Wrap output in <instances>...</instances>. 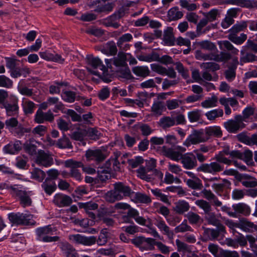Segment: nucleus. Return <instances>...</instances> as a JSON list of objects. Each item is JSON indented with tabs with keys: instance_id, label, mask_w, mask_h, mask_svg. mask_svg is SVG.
<instances>
[{
	"instance_id": "nucleus-1",
	"label": "nucleus",
	"mask_w": 257,
	"mask_h": 257,
	"mask_svg": "<svg viewBox=\"0 0 257 257\" xmlns=\"http://www.w3.org/2000/svg\"><path fill=\"white\" fill-rule=\"evenodd\" d=\"M186 151L184 147L177 146L174 148L163 146L162 152L164 156L175 161L181 160L183 167L188 170H191L197 166V162L193 153L183 154Z\"/></svg>"
},
{
	"instance_id": "nucleus-2",
	"label": "nucleus",
	"mask_w": 257,
	"mask_h": 257,
	"mask_svg": "<svg viewBox=\"0 0 257 257\" xmlns=\"http://www.w3.org/2000/svg\"><path fill=\"white\" fill-rule=\"evenodd\" d=\"M225 155L226 154L224 151L219 152L218 154L215 155L213 158V160L216 161L211 162L209 163H202L197 168L196 171L198 172H203L212 175L223 171L224 166L221 164L222 163L230 165L232 163V161L226 158Z\"/></svg>"
},
{
	"instance_id": "nucleus-3",
	"label": "nucleus",
	"mask_w": 257,
	"mask_h": 257,
	"mask_svg": "<svg viewBox=\"0 0 257 257\" xmlns=\"http://www.w3.org/2000/svg\"><path fill=\"white\" fill-rule=\"evenodd\" d=\"M134 193L132 189L122 182H118L113 184V189L108 191L105 195L107 202L113 203L120 200L124 197H129Z\"/></svg>"
},
{
	"instance_id": "nucleus-4",
	"label": "nucleus",
	"mask_w": 257,
	"mask_h": 257,
	"mask_svg": "<svg viewBox=\"0 0 257 257\" xmlns=\"http://www.w3.org/2000/svg\"><path fill=\"white\" fill-rule=\"evenodd\" d=\"M88 66L87 69L90 73L100 77L105 82L111 81L108 76L107 68L105 67L102 61L98 57L89 56L87 58Z\"/></svg>"
},
{
	"instance_id": "nucleus-5",
	"label": "nucleus",
	"mask_w": 257,
	"mask_h": 257,
	"mask_svg": "<svg viewBox=\"0 0 257 257\" xmlns=\"http://www.w3.org/2000/svg\"><path fill=\"white\" fill-rule=\"evenodd\" d=\"M247 25V22L246 21L237 22L229 30V33L227 36L228 39L236 45L242 44L247 39V35L244 33H241L238 36L237 34L246 29Z\"/></svg>"
},
{
	"instance_id": "nucleus-6",
	"label": "nucleus",
	"mask_w": 257,
	"mask_h": 257,
	"mask_svg": "<svg viewBox=\"0 0 257 257\" xmlns=\"http://www.w3.org/2000/svg\"><path fill=\"white\" fill-rule=\"evenodd\" d=\"M7 188L12 191L13 195L19 197L20 203L24 207L31 205L32 201L30 197L31 191H26L22 185L18 184L10 185Z\"/></svg>"
},
{
	"instance_id": "nucleus-7",
	"label": "nucleus",
	"mask_w": 257,
	"mask_h": 257,
	"mask_svg": "<svg viewBox=\"0 0 257 257\" xmlns=\"http://www.w3.org/2000/svg\"><path fill=\"white\" fill-rule=\"evenodd\" d=\"M107 69L109 68L112 71H118L121 68L126 73L129 71L126 64V55L122 52H119L117 57L111 59H105Z\"/></svg>"
},
{
	"instance_id": "nucleus-8",
	"label": "nucleus",
	"mask_w": 257,
	"mask_h": 257,
	"mask_svg": "<svg viewBox=\"0 0 257 257\" xmlns=\"http://www.w3.org/2000/svg\"><path fill=\"white\" fill-rule=\"evenodd\" d=\"M56 231V228L50 225L38 228L36 230L37 239L43 242L58 241L59 239V236H51V235L55 234Z\"/></svg>"
},
{
	"instance_id": "nucleus-9",
	"label": "nucleus",
	"mask_w": 257,
	"mask_h": 257,
	"mask_svg": "<svg viewBox=\"0 0 257 257\" xmlns=\"http://www.w3.org/2000/svg\"><path fill=\"white\" fill-rule=\"evenodd\" d=\"M195 58L198 60H214L217 62L227 61L231 58V55L227 52H221L219 54H204L201 50L195 52Z\"/></svg>"
},
{
	"instance_id": "nucleus-10",
	"label": "nucleus",
	"mask_w": 257,
	"mask_h": 257,
	"mask_svg": "<svg viewBox=\"0 0 257 257\" xmlns=\"http://www.w3.org/2000/svg\"><path fill=\"white\" fill-rule=\"evenodd\" d=\"M33 216L29 213H11L9 214L10 221L16 224L32 225L35 221L33 219Z\"/></svg>"
},
{
	"instance_id": "nucleus-11",
	"label": "nucleus",
	"mask_w": 257,
	"mask_h": 257,
	"mask_svg": "<svg viewBox=\"0 0 257 257\" xmlns=\"http://www.w3.org/2000/svg\"><path fill=\"white\" fill-rule=\"evenodd\" d=\"M1 108L5 109L7 116L18 117L20 110L18 98L16 96H11L9 101Z\"/></svg>"
},
{
	"instance_id": "nucleus-12",
	"label": "nucleus",
	"mask_w": 257,
	"mask_h": 257,
	"mask_svg": "<svg viewBox=\"0 0 257 257\" xmlns=\"http://www.w3.org/2000/svg\"><path fill=\"white\" fill-rule=\"evenodd\" d=\"M243 119L241 115H237L234 119H229L224 123V126L227 131L230 133H236L245 127Z\"/></svg>"
},
{
	"instance_id": "nucleus-13",
	"label": "nucleus",
	"mask_w": 257,
	"mask_h": 257,
	"mask_svg": "<svg viewBox=\"0 0 257 257\" xmlns=\"http://www.w3.org/2000/svg\"><path fill=\"white\" fill-rule=\"evenodd\" d=\"M207 141V138L204 137V133L202 130L194 131L184 142L183 145L187 147L191 145H196Z\"/></svg>"
},
{
	"instance_id": "nucleus-14",
	"label": "nucleus",
	"mask_w": 257,
	"mask_h": 257,
	"mask_svg": "<svg viewBox=\"0 0 257 257\" xmlns=\"http://www.w3.org/2000/svg\"><path fill=\"white\" fill-rule=\"evenodd\" d=\"M69 239L76 244H80L85 246H91L96 243V237L94 236H85L80 234H71Z\"/></svg>"
},
{
	"instance_id": "nucleus-15",
	"label": "nucleus",
	"mask_w": 257,
	"mask_h": 257,
	"mask_svg": "<svg viewBox=\"0 0 257 257\" xmlns=\"http://www.w3.org/2000/svg\"><path fill=\"white\" fill-rule=\"evenodd\" d=\"M36 163L39 165L47 167L53 164V159L49 153L40 150L36 157Z\"/></svg>"
},
{
	"instance_id": "nucleus-16",
	"label": "nucleus",
	"mask_w": 257,
	"mask_h": 257,
	"mask_svg": "<svg viewBox=\"0 0 257 257\" xmlns=\"http://www.w3.org/2000/svg\"><path fill=\"white\" fill-rule=\"evenodd\" d=\"M54 119V115L50 110L44 112L41 109H38L35 116V121L38 123H43L45 121L52 122Z\"/></svg>"
},
{
	"instance_id": "nucleus-17",
	"label": "nucleus",
	"mask_w": 257,
	"mask_h": 257,
	"mask_svg": "<svg viewBox=\"0 0 257 257\" xmlns=\"http://www.w3.org/2000/svg\"><path fill=\"white\" fill-rule=\"evenodd\" d=\"M53 201L58 207H64L69 206L72 203V199L68 195L58 193L54 196Z\"/></svg>"
},
{
	"instance_id": "nucleus-18",
	"label": "nucleus",
	"mask_w": 257,
	"mask_h": 257,
	"mask_svg": "<svg viewBox=\"0 0 257 257\" xmlns=\"http://www.w3.org/2000/svg\"><path fill=\"white\" fill-rule=\"evenodd\" d=\"M85 157L88 161L94 160L97 162L103 161L105 156L100 149H89L86 151Z\"/></svg>"
},
{
	"instance_id": "nucleus-19",
	"label": "nucleus",
	"mask_w": 257,
	"mask_h": 257,
	"mask_svg": "<svg viewBox=\"0 0 257 257\" xmlns=\"http://www.w3.org/2000/svg\"><path fill=\"white\" fill-rule=\"evenodd\" d=\"M204 133V137L207 138V141L211 137L220 138L222 136L220 127L216 125L206 127Z\"/></svg>"
},
{
	"instance_id": "nucleus-20",
	"label": "nucleus",
	"mask_w": 257,
	"mask_h": 257,
	"mask_svg": "<svg viewBox=\"0 0 257 257\" xmlns=\"http://www.w3.org/2000/svg\"><path fill=\"white\" fill-rule=\"evenodd\" d=\"M139 1L137 2L133 1H123L122 6L119 9L117 12L115 13L117 15V18L120 19L123 17L126 14L129 13L130 8L135 6Z\"/></svg>"
},
{
	"instance_id": "nucleus-21",
	"label": "nucleus",
	"mask_w": 257,
	"mask_h": 257,
	"mask_svg": "<svg viewBox=\"0 0 257 257\" xmlns=\"http://www.w3.org/2000/svg\"><path fill=\"white\" fill-rule=\"evenodd\" d=\"M155 224L163 233L168 236L169 239L173 238V232L170 229L169 227L166 224L162 219L156 220Z\"/></svg>"
},
{
	"instance_id": "nucleus-22",
	"label": "nucleus",
	"mask_w": 257,
	"mask_h": 257,
	"mask_svg": "<svg viewBox=\"0 0 257 257\" xmlns=\"http://www.w3.org/2000/svg\"><path fill=\"white\" fill-rule=\"evenodd\" d=\"M22 149V144L20 141L14 143H10L4 148L5 153L10 154H15Z\"/></svg>"
},
{
	"instance_id": "nucleus-23",
	"label": "nucleus",
	"mask_w": 257,
	"mask_h": 257,
	"mask_svg": "<svg viewBox=\"0 0 257 257\" xmlns=\"http://www.w3.org/2000/svg\"><path fill=\"white\" fill-rule=\"evenodd\" d=\"M239 228L246 232L257 231V225L242 218L239 220Z\"/></svg>"
},
{
	"instance_id": "nucleus-24",
	"label": "nucleus",
	"mask_w": 257,
	"mask_h": 257,
	"mask_svg": "<svg viewBox=\"0 0 257 257\" xmlns=\"http://www.w3.org/2000/svg\"><path fill=\"white\" fill-rule=\"evenodd\" d=\"M203 197L209 201H212L213 205L220 207L222 205V203L220 201L217 197L209 190L203 189L202 192Z\"/></svg>"
},
{
	"instance_id": "nucleus-25",
	"label": "nucleus",
	"mask_w": 257,
	"mask_h": 257,
	"mask_svg": "<svg viewBox=\"0 0 257 257\" xmlns=\"http://www.w3.org/2000/svg\"><path fill=\"white\" fill-rule=\"evenodd\" d=\"M173 29L172 27H168L164 31L163 41L166 45L173 46L175 44V38L173 35Z\"/></svg>"
},
{
	"instance_id": "nucleus-26",
	"label": "nucleus",
	"mask_w": 257,
	"mask_h": 257,
	"mask_svg": "<svg viewBox=\"0 0 257 257\" xmlns=\"http://www.w3.org/2000/svg\"><path fill=\"white\" fill-rule=\"evenodd\" d=\"M42 187L48 195H51L57 188L56 183L51 179L46 178L42 184Z\"/></svg>"
},
{
	"instance_id": "nucleus-27",
	"label": "nucleus",
	"mask_w": 257,
	"mask_h": 257,
	"mask_svg": "<svg viewBox=\"0 0 257 257\" xmlns=\"http://www.w3.org/2000/svg\"><path fill=\"white\" fill-rule=\"evenodd\" d=\"M165 109L164 103L158 100L154 101L151 107V111L153 115L157 116L161 115Z\"/></svg>"
},
{
	"instance_id": "nucleus-28",
	"label": "nucleus",
	"mask_w": 257,
	"mask_h": 257,
	"mask_svg": "<svg viewBox=\"0 0 257 257\" xmlns=\"http://www.w3.org/2000/svg\"><path fill=\"white\" fill-rule=\"evenodd\" d=\"M190 209L189 203L185 200H179L175 203L174 210L177 213L182 214Z\"/></svg>"
},
{
	"instance_id": "nucleus-29",
	"label": "nucleus",
	"mask_w": 257,
	"mask_h": 257,
	"mask_svg": "<svg viewBox=\"0 0 257 257\" xmlns=\"http://www.w3.org/2000/svg\"><path fill=\"white\" fill-rule=\"evenodd\" d=\"M218 44L219 46V48L221 50L226 49L227 50L230 51L233 54L237 55L239 50L235 48L233 45L228 41L223 40L218 42Z\"/></svg>"
},
{
	"instance_id": "nucleus-30",
	"label": "nucleus",
	"mask_w": 257,
	"mask_h": 257,
	"mask_svg": "<svg viewBox=\"0 0 257 257\" xmlns=\"http://www.w3.org/2000/svg\"><path fill=\"white\" fill-rule=\"evenodd\" d=\"M60 247L66 257H77L75 249L69 243L62 242Z\"/></svg>"
},
{
	"instance_id": "nucleus-31",
	"label": "nucleus",
	"mask_w": 257,
	"mask_h": 257,
	"mask_svg": "<svg viewBox=\"0 0 257 257\" xmlns=\"http://www.w3.org/2000/svg\"><path fill=\"white\" fill-rule=\"evenodd\" d=\"M133 72L137 76L146 77L150 75V71L148 66H136L132 69Z\"/></svg>"
},
{
	"instance_id": "nucleus-32",
	"label": "nucleus",
	"mask_w": 257,
	"mask_h": 257,
	"mask_svg": "<svg viewBox=\"0 0 257 257\" xmlns=\"http://www.w3.org/2000/svg\"><path fill=\"white\" fill-rule=\"evenodd\" d=\"M22 107L25 114H32L35 108V104L33 101L23 98Z\"/></svg>"
},
{
	"instance_id": "nucleus-33",
	"label": "nucleus",
	"mask_w": 257,
	"mask_h": 257,
	"mask_svg": "<svg viewBox=\"0 0 257 257\" xmlns=\"http://www.w3.org/2000/svg\"><path fill=\"white\" fill-rule=\"evenodd\" d=\"M232 208L236 213H240L244 215H248L250 214L249 207L245 204L238 203L232 205Z\"/></svg>"
},
{
	"instance_id": "nucleus-34",
	"label": "nucleus",
	"mask_w": 257,
	"mask_h": 257,
	"mask_svg": "<svg viewBox=\"0 0 257 257\" xmlns=\"http://www.w3.org/2000/svg\"><path fill=\"white\" fill-rule=\"evenodd\" d=\"M138 173V176L141 179L146 180L147 181H151L154 177L148 173L151 172L150 171H148V169L144 167H140L137 171Z\"/></svg>"
},
{
	"instance_id": "nucleus-35",
	"label": "nucleus",
	"mask_w": 257,
	"mask_h": 257,
	"mask_svg": "<svg viewBox=\"0 0 257 257\" xmlns=\"http://www.w3.org/2000/svg\"><path fill=\"white\" fill-rule=\"evenodd\" d=\"M241 57L240 59V63L251 62L257 61V56L251 53H245L244 50H241L240 51Z\"/></svg>"
},
{
	"instance_id": "nucleus-36",
	"label": "nucleus",
	"mask_w": 257,
	"mask_h": 257,
	"mask_svg": "<svg viewBox=\"0 0 257 257\" xmlns=\"http://www.w3.org/2000/svg\"><path fill=\"white\" fill-rule=\"evenodd\" d=\"M186 217L191 224H198L202 222V218L197 213L190 211L186 215Z\"/></svg>"
},
{
	"instance_id": "nucleus-37",
	"label": "nucleus",
	"mask_w": 257,
	"mask_h": 257,
	"mask_svg": "<svg viewBox=\"0 0 257 257\" xmlns=\"http://www.w3.org/2000/svg\"><path fill=\"white\" fill-rule=\"evenodd\" d=\"M183 16L182 12L179 11L177 7L171 9L168 12V17L171 21L181 19Z\"/></svg>"
},
{
	"instance_id": "nucleus-38",
	"label": "nucleus",
	"mask_w": 257,
	"mask_h": 257,
	"mask_svg": "<svg viewBox=\"0 0 257 257\" xmlns=\"http://www.w3.org/2000/svg\"><path fill=\"white\" fill-rule=\"evenodd\" d=\"M186 182L188 186L192 189H200L203 186L201 180L198 177L188 179Z\"/></svg>"
},
{
	"instance_id": "nucleus-39",
	"label": "nucleus",
	"mask_w": 257,
	"mask_h": 257,
	"mask_svg": "<svg viewBox=\"0 0 257 257\" xmlns=\"http://www.w3.org/2000/svg\"><path fill=\"white\" fill-rule=\"evenodd\" d=\"M160 125L163 128H167L175 124V120L174 118L169 116L163 117L160 119Z\"/></svg>"
},
{
	"instance_id": "nucleus-40",
	"label": "nucleus",
	"mask_w": 257,
	"mask_h": 257,
	"mask_svg": "<svg viewBox=\"0 0 257 257\" xmlns=\"http://www.w3.org/2000/svg\"><path fill=\"white\" fill-rule=\"evenodd\" d=\"M176 244L177 247V250L179 252H182L183 255H185L186 253H190L191 249L190 246L179 239L176 240Z\"/></svg>"
},
{
	"instance_id": "nucleus-41",
	"label": "nucleus",
	"mask_w": 257,
	"mask_h": 257,
	"mask_svg": "<svg viewBox=\"0 0 257 257\" xmlns=\"http://www.w3.org/2000/svg\"><path fill=\"white\" fill-rule=\"evenodd\" d=\"M223 111L222 109H215L208 111L205 113V116L210 120H215L216 118L222 116Z\"/></svg>"
},
{
	"instance_id": "nucleus-42",
	"label": "nucleus",
	"mask_w": 257,
	"mask_h": 257,
	"mask_svg": "<svg viewBox=\"0 0 257 257\" xmlns=\"http://www.w3.org/2000/svg\"><path fill=\"white\" fill-rule=\"evenodd\" d=\"M235 5L247 8H257V2L251 0H236Z\"/></svg>"
},
{
	"instance_id": "nucleus-43",
	"label": "nucleus",
	"mask_w": 257,
	"mask_h": 257,
	"mask_svg": "<svg viewBox=\"0 0 257 257\" xmlns=\"http://www.w3.org/2000/svg\"><path fill=\"white\" fill-rule=\"evenodd\" d=\"M217 97L215 95H213L211 97H208L201 103V106L204 108H209L217 106Z\"/></svg>"
},
{
	"instance_id": "nucleus-44",
	"label": "nucleus",
	"mask_w": 257,
	"mask_h": 257,
	"mask_svg": "<svg viewBox=\"0 0 257 257\" xmlns=\"http://www.w3.org/2000/svg\"><path fill=\"white\" fill-rule=\"evenodd\" d=\"M155 240L152 238H147L145 240L140 249L143 251L145 250H152L154 248Z\"/></svg>"
},
{
	"instance_id": "nucleus-45",
	"label": "nucleus",
	"mask_w": 257,
	"mask_h": 257,
	"mask_svg": "<svg viewBox=\"0 0 257 257\" xmlns=\"http://www.w3.org/2000/svg\"><path fill=\"white\" fill-rule=\"evenodd\" d=\"M134 199L137 202L148 203L151 202V198L146 194L141 193H134Z\"/></svg>"
},
{
	"instance_id": "nucleus-46",
	"label": "nucleus",
	"mask_w": 257,
	"mask_h": 257,
	"mask_svg": "<svg viewBox=\"0 0 257 257\" xmlns=\"http://www.w3.org/2000/svg\"><path fill=\"white\" fill-rule=\"evenodd\" d=\"M79 207L80 208L84 209L86 212H89L97 209L98 205L95 202H88L86 203H79Z\"/></svg>"
},
{
	"instance_id": "nucleus-47",
	"label": "nucleus",
	"mask_w": 257,
	"mask_h": 257,
	"mask_svg": "<svg viewBox=\"0 0 257 257\" xmlns=\"http://www.w3.org/2000/svg\"><path fill=\"white\" fill-rule=\"evenodd\" d=\"M108 232L106 229H103L101 230L98 239H96V242L98 245H103L105 244L107 241Z\"/></svg>"
},
{
	"instance_id": "nucleus-48",
	"label": "nucleus",
	"mask_w": 257,
	"mask_h": 257,
	"mask_svg": "<svg viewBox=\"0 0 257 257\" xmlns=\"http://www.w3.org/2000/svg\"><path fill=\"white\" fill-rule=\"evenodd\" d=\"M175 65L176 66V69L184 78L187 79L189 78L188 69L185 68L181 62H176L175 63Z\"/></svg>"
},
{
	"instance_id": "nucleus-49",
	"label": "nucleus",
	"mask_w": 257,
	"mask_h": 257,
	"mask_svg": "<svg viewBox=\"0 0 257 257\" xmlns=\"http://www.w3.org/2000/svg\"><path fill=\"white\" fill-rule=\"evenodd\" d=\"M32 177L42 182L45 177V173L44 171L38 168H34L31 172Z\"/></svg>"
},
{
	"instance_id": "nucleus-50",
	"label": "nucleus",
	"mask_w": 257,
	"mask_h": 257,
	"mask_svg": "<svg viewBox=\"0 0 257 257\" xmlns=\"http://www.w3.org/2000/svg\"><path fill=\"white\" fill-rule=\"evenodd\" d=\"M152 193L158 199L166 204H170L168 196L162 193L161 190L159 189L151 190Z\"/></svg>"
},
{
	"instance_id": "nucleus-51",
	"label": "nucleus",
	"mask_w": 257,
	"mask_h": 257,
	"mask_svg": "<svg viewBox=\"0 0 257 257\" xmlns=\"http://www.w3.org/2000/svg\"><path fill=\"white\" fill-rule=\"evenodd\" d=\"M201 48L210 51H213L217 49L216 46L209 41H202L198 43Z\"/></svg>"
},
{
	"instance_id": "nucleus-52",
	"label": "nucleus",
	"mask_w": 257,
	"mask_h": 257,
	"mask_svg": "<svg viewBox=\"0 0 257 257\" xmlns=\"http://www.w3.org/2000/svg\"><path fill=\"white\" fill-rule=\"evenodd\" d=\"M192 231L193 229L192 227L187 224V220H184L181 224L176 226L175 228V232L176 233Z\"/></svg>"
},
{
	"instance_id": "nucleus-53",
	"label": "nucleus",
	"mask_w": 257,
	"mask_h": 257,
	"mask_svg": "<svg viewBox=\"0 0 257 257\" xmlns=\"http://www.w3.org/2000/svg\"><path fill=\"white\" fill-rule=\"evenodd\" d=\"M195 204L202 209L205 213H208L209 212L211 211V205L209 202L204 200H197L195 201Z\"/></svg>"
},
{
	"instance_id": "nucleus-54",
	"label": "nucleus",
	"mask_w": 257,
	"mask_h": 257,
	"mask_svg": "<svg viewBox=\"0 0 257 257\" xmlns=\"http://www.w3.org/2000/svg\"><path fill=\"white\" fill-rule=\"evenodd\" d=\"M64 164L66 167L69 168L71 170L77 169L78 168L83 167V164L81 162L75 161L73 159L66 160Z\"/></svg>"
},
{
	"instance_id": "nucleus-55",
	"label": "nucleus",
	"mask_w": 257,
	"mask_h": 257,
	"mask_svg": "<svg viewBox=\"0 0 257 257\" xmlns=\"http://www.w3.org/2000/svg\"><path fill=\"white\" fill-rule=\"evenodd\" d=\"M12 117L5 121V124L6 128L12 131L19 124V121L17 117L11 116Z\"/></svg>"
},
{
	"instance_id": "nucleus-56",
	"label": "nucleus",
	"mask_w": 257,
	"mask_h": 257,
	"mask_svg": "<svg viewBox=\"0 0 257 257\" xmlns=\"http://www.w3.org/2000/svg\"><path fill=\"white\" fill-rule=\"evenodd\" d=\"M76 94L71 91H65L62 93V98L66 102L71 103L75 101Z\"/></svg>"
},
{
	"instance_id": "nucleus-57",
	"label": "nucleus",
	"mask_w": 257,
	"mask_h": 257,
	"mask_svg": "<svg viewBox=\"0 0 257 257\" xmlns=\"http://www.w3.org/2000/svg\"><path fill=\"white\" fill-rule=\"evenodd\" d=\"M56 145L61 149L63 148H71L72 145L68 138L64 137L58 140L56 143Z\"/></svg>"
},
{
	"instance_id": "nucleus-58",
	"label": "nucleus",
	"mask_w": 257,
	"mask_h": 257,
	"mask_svg": "<svg viewBox=\"0 0 257 257\" xmlns=\"http://www.w3.org/2000/svg\"><path fill=\"white\" fill-rule=\"evenodd\" d=\"M18 90L21 94L27 96H32L34 94L33 89L29 88L20 83L18 86Z\"/></svg>"
},
{
	"instance_id": "nucleus-59",
	"label": "nucleus",
	"mask_w": 257,
	"mask_h": 257,
	"mask_svg": "<svg viewBox=\"0 0 257 257\" xmlns=\"http://www.w3.org/2000/svg\"><path fill=\"white\" fill-rule=\"evenodd\" d=\"M86 136V129H79L73 132L71 138L76 141H82Z\"/></svg>"
},
{
	"instance_id": "nucleus-60",
	"label": "nucleus",
	"mask_w": 257,
	"mask_h": 257,
	"mask_svg": "<svg viewBox=\"0 0 257 257\" xmlns=\"http://www.w3.org/2000/svg\"><path fill=\"white\" fill-rule=\"evenodd\" d=\"M156 56V52H152L148 55H140L138 57V58L140 61L151 62L155 61L157 60Z\"/></svg>"
},
{
	"instance_id": "nucleus-61",
	"label": "nucleus",
	"mask_w": 257,
	"mask_h": 257,
	"mask_svg": "<svg viewBox=\"0 0 257 257\" xmlns=\"http://www.w3.org/2000/svg\"><path fill=\"white\" fill-rule=\"evenodd\" d=\"M133 39V36L130 33L124 34L122 35L117 40V45L119 48H122L124 43L131 41Z\"/></svg>"
},
{
	"instance_id": "nucleus-62",
	"label": "nucleus",
	"mask_w": 257,
	"mask_h": 257,
	"mask_svg": "<svg viewBox=\"0 0 257 257\" xmlns=\"http://www.w3.org/2000/svg\"><path fill=\"white\" fill-rule=\"evenodd\" d=\"M200 67L204 69L212 71L219 70L220 68L219 65L214 62L203 63L200 65Z\"/></svg>"
},
{
	"instance_id": "nucleus-63",
	"label": "nucleus",
	"mask_w": 257,
	"mask_h": 257,
	"mask_svg": "<svg viewBox=\"0 0 257 257\" xmlns=\"http://www.w3.org/2000/svg\"><path fill=\"white\" fill-rule=\"evenodd\" d=\"M241 160L244 161L248 165H251L253 162L252 161V153L249 150L245 151L242 153Z\"/></svg>"
},
{
	"instance_id": "nucleus-64",
	"label": "nucleus",
	"mask_w": 257,
	"mask_h": 257,
	"mask_svg": "<svg viewBox=\"0 0 257 257\" xmlns=\"http://www.w3.org/2000/svg\"><path fill=\"white\" fill-rule=\"evenodd\" d=\"M103 50L106 51V53H109L112 55H115L117 52L116 47L113 42L107 43L104 46Z\"/></svg>"
}]
</instances>
